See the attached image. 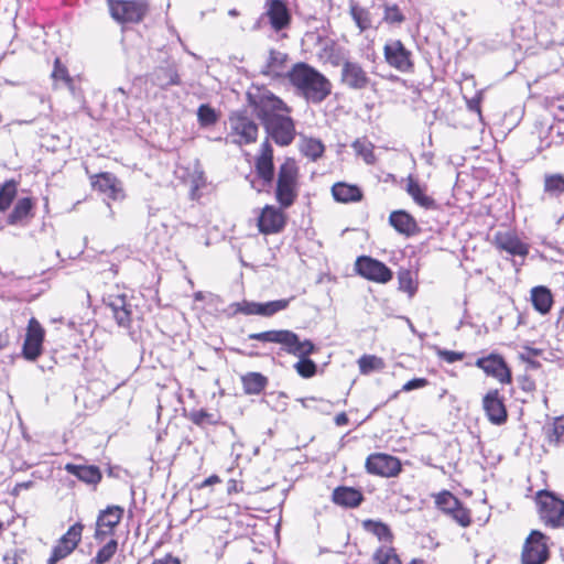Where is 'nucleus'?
<instances>
[{"label":"nucleus","instance_id":"1","mask_svg":"<svg viewBox=\"0 0 564 564\" xmlns=\"http://www.w3.org/2000/svg\"><path fill=\"white\" fill-rule=\"evenodd\" d=\"M273 144L264 139L252 158L253 178L250 186L257 193L271 188L274 200L282 206H293L302 188L301 166L294 156H284L275 167Z\"/></svg>","mask_w":564,"mask_h":564},{"label":"nucleus","instance_id":"2","mask_svg":"<svg viewBox=\"0 0 564 564\" xmlns=\"http://www.w3.org/2000/svg\"><path fill=\"white\" fill-rule=\"evenodd\" d=\"M251 340L279 344L290 355L299 357L294 369L302 378L308 379L317 373V365L308 358L316 351V346L310 339L301 340L299 335L289 329H271L261 333H252L248 336Z\"/></svg>","mask_w":564,"mask_h":564},{"label":"nucleus","instance_id":"3","mask_svg":"<svg viewBox=\"0 0 564 564\" xmlns=\"http://www.w3.org/2000/svg\"><path fill=\"white\" fill-rule=\"evenodd\" d=\"M285 76L289 83L312 104H322L332 94V82L308 63L293 64Z\"/></svg>","mask_w":564,"mask_h":564},{"label":"nucleus","instance_id":"4","mask_svg":"<svg viewBox=\"0 0 564 564\" xmlns=\"http://www.w3.org/2000/svg\"><path fill=\"white\" fill-rule=\"evenodd\" d=\"M229 130L226 142L239 148L254 144L259 138V124L246 110L232 111L228 117Z\"/></svg>","mask_w":564,"mask_h":564},{"label":"nucleus","instance_id":"5","mask_svg":"<svg viewBox=\"0 0 564 564\" xmlns=\"http://www.w3.org/2000/svg\"><path fill=\"white\" fill-rule=\"evenodd\" d=\"M248 105L252 108L262 126L281 113H291L292 108L279 96L264 89L256 94H247Z\"/></svg>","mask_w":564,"mask_h":564},{"label":"nucleus","instance_id":"6","mask_svg":"<svg viewBox=\"0 0 564 564\" xmlns=\"http://www.w3.org/2000/svg\"><path fill=\"white\" fill-rule=\"evenodd\" d=\"M534 503L540 521L550 529L564 528V500L553 491L539 490Z\"/></svg>","mask_w":564,"mask_h":564},{"label":"nucleus","instance_id":"7","mask_svg":"<svg viewBox=\"0 0 564 564\" xmlns=\"http://www.w3.org/2000/svg\"><path fill=\"white\" fill-rule=\"evenodd\" d=\"M435 508L460 528L473 524L471 510L449 490L432 494Z\"/></svg>","mask_w":564,"mask_h":564},{"label":"nucleus","instance_id":"8","mask_svg":"<svg viewBox=\"0 0 564 564\" xmlns=\"http://www.w3.org/2000/svg\"><path fill=\"white\" fill-rule=\"evenodd\" d=\"M107 8L112 20L121 25L139 24L150 11L148 0H107Z\"/></svg>","mask_w":564,"mask_h":564},{"label":"nucleus","instance_id":"9","mask_svg":"<svg viewBox=\"0 0 564 564\" xmlns=\"http://www.w3.org/2000/svg\"><path fill=\"white\" fill-rule=\"evenodd\" d=\"M551 538L541 530L533 529L525 536L521 553V564H545L551 558Z\"/></svg>","mask_w":564,"mask_h":564},{"label":"nucleus","instance_id":"10","mask_svg":"<svg viewBox=\"0 0 564 564\" xmlns=\"http://www.w3.org/2000/svg\"><path fill=\"white\" fill-rule=\"evenodd\" d=\"M291 206H282L281 204H265L259 209L256 226L258 231L263 236H274L282 234L289 221L286 210Z\"/></svg>","mask_w":564,"mask_h":564},{"label":"nucleus","instance_id":"11","mask_svg":"<svg viewBox=\"0 0 564 564\" xmlns=\"http://www.w3.org/2000/svg\"><path fill=\"white\" fill-rule=\"evenodd\" d=\"M339 82L349 90L362 91L370 89L377 91V83L371 79L367 69L357 61L345 59L341 63Z\"/></svg>","mask_w":564,"mask_h":564},{"label":"nucleus","instance_id":"12","mask_svg":"<svg viewBox=\"0 0 564 564\" xmlns=\"http://www.w3.org/2000/svg\"><path fill=\"white\" fill-rule=\"evenodd\" d=\"M263 127L268 134L265 139H268L271 144L273 142L278 147L286 148L291 145L296 138L295 121L290 113H281L272 118L269 122H265Z\"/></svg>","mask_w":564,"mask_h":564},{"label":"nucleus","instance_id":"13","mask_svg":"<svg viewBox=\"0 0 564 564\" xmlns=\"http://www.w3.org/2000/svg\"><path fill=\"white\" fill-rule=\"evenodd\" d=\"M383 58L393 69L412 74L415 70L413 53L401 40H390L383 45Z\"/></svg>","mask_w":564,"mask_h":564},{"label":"nucleus","instance_id":"14","mask_svg":"<svg viewBox=\"0 0 564 564\" xmlns=\"http://www.w3.org/2000/svg\"><path fill=\"white\" fill-rule=\"evenodd\" d=\"M123 516L124 508L119 505H108L105 509L99 510L95 523V541L102 543L108 538H112L120 525Z\"/></svg>","mask_w":564,"mask_h":564},{"label":"nucleus","instance_id":"15","mask_svg":"<svg viewBox=\"0 0 564 564\" xmlns=\"http://www.w3.org/2000/svg\"><path fill=\"white\" fill-rule=\"evenodd\" d=\"M365 469L369 475L380 478H395L402 470V462L399 457L388 453H371L366 457Z\"/></svg>","mask_w":564,"mask_h":564},{"label":"nucleus","instance_id":"16","mask_svg":"<svg viewBox=\"0 0 564 564\" xmlns=\"http://www.w3.org/2000/svg\"><path fill=\"white\" fill-rule=\"evenodd\" d=\"M85 525L78 521L72 524L67 531L56 541L46 564H57L69 556L80 544Z\"/></svg>","mask_w":564,"mask_h":564},{"label":"nucleus","instance_id":"17","mask_svg":"<svg viewBox=\"0 0 564 564\" xmlns=\"http://www.w3.org/2000/svg\"><path fill=\"white\" fill-rule=\"evenodd\" d=\"M45 328L35 318L31 317L25 328L21 355L28 361H36L44 351Z\"/></svg>","mask_w":564,"mask_h":564},{"label":"nucleus","instance_id":"18","mask_svg":"<svg viewBox=\"0 0 564 564\" xmlns=\"http://www.w3.org/2000/svg\"><path fill=\"white\" fill-rule=\"evenodd\" d=\"M475 366L481 369L486 376L496 379L502 386L512 384V371L505 357L498 352H490L476 360Z\"/></svg>","mask_w":564,"mask_h":564},{"label":"nucleus","instance_id":"19","mask_svg":"<svg viewBox=\"0 0 564 564\" xmlns=\"http://www.w3.org/2000/svg\"><path fill=\"white\" fill-rule=\"evenodd\" d=\"M89 182L94 191L112 202L123 200L127 197L122 181L113 173L100 172L89 175Z\"/></svg>","mask_w":564,"mask_h":564},{"label":"nucleus","instance_id":"20","mask_svg":"<svg viewBox=\"0 0 564 564\" xmlns=\"http://www.w3.org/2000/svg\"><path fill=\"white\" fill-rule=\"evenodd\" d=\"M355 271L364 279L379 284H386L393 278V272L390 268L383 262L368 256L357 258Z\"/></svg>","mask_w":564,"mask_h":564},{"label":"nucleus","instance_id":"21","mask_svg":"<svg viewBox=\"0 0 564 564\" xmlns=\"http://www.w3.org/2000/svg\"><path fill=\"white\" fill-rule=\"evenodd\" d=\"M481 406L492 425H503L508 421L506 398L499 389H489L481 399Z\"/></svg>","mask_w":564,"mask_h":564},{"label":"nucleus","instance_id":"22","mask_svg":"<svg viewBox=\"0 0 564 564\" xmlns=\"http://www.w3.org/2000/svg\"><path fill=\"white\" fill-rule=\"evenodd\" d=\"M263 15L275 33L289 29L292 23V14L285 0H267Z\"/></svg>","mask_w":564,"mask_h":564},{"label":"nucleus","instance_id":"23","mask_svg":"<svg viewBox=\"0 0 564 564\" xmlns=\"http://www.w3.org/2000/svg\"><path fill=\"white\" fill-rule=\"evenodd\" d=\"M492 243L499 251H506L510 256L527 257L529 246L523 242L514 231H497L494 236Z\"/></svg>","mask_w":564,"mask_h":564},{"label":"nucleus","instance_id":"24","mask_svg":"<svg viewBox=\"0 0 564 564\" xmlns=\"http://www.w3.org/2000/svg\"><path fill=\"white\" fill-rule=\"evenodd\" d=\"M332 502L345 509H356L365 500L360 489L349 486H337L332 492Z\"/></svg>","mask_w":564,"mask_h":564},{"label":"nucleus","instance_id":"25","mask_svg":"<svg viewBox=\"0 0 564 564\" xmlns=\"http://www.w3.org/2000/svg\"><path fill=\"white\" fill-rule=\"evenodd\" d=\"M36 202L32 197H21L14 204L7 217V224L11 226L26 225L35 216Z\"/></svg>","mask_w":564,"mask_h":564},{"label":"nucleus","instance_id":"26","mask_svg":"<svg viewBox=\"0 0 564 564\" xmlns=\"http://www.w3.org/2000/svg\"><path fill=\"white\" fill-rule=\"evenodd\" d=\"M388 221L397 232L405 237H412L420 232L416 219L406 210L391 212Z\"/></svg>","mask_w":564,"mask_h":564},{"label":"nucleus","instance_id":"27","mask_svg":"<svg viewBox=\"0 0 564 564\" xmlns=\"http://www.w3.org/2000/svg\"><path fill=\"white\" fill-rule=\"evenodd\" d=\"M64 469L86 485L96 487L102 480V473L96 465H77L67 463Z\"/></svg>","mask_w":564,"mask_h":564},{"label":"nucleus","instance_id":"28","mask_svg":"<svg viewBox=\"0 0 564 564\" xmlns=\"http://www.w3.org/2000/svg\"><path fill=\"white\" fill-rule=\"evenodd\" d=\"M405 191L420 207L424 209H437L438 205L436 200L426 193V186H422L412 175L406 177Z\"/></svg>","mask_w":564,"mask_h":564},{"label":"nucleus","instance_id":"29","mask_svg":"<svg viewBox=\"0 0 564 564\" xmlns=\"http://www.w3.org/2000/svg\"><path fill=\"white\" fill-rule=\"evenodd\" d=\"M330 192L333 198L341 204L359 203L364 199L362 189L358 185L346 182L333 184Z\"/></svg>","mask_w":564,"mask_h":564},{"label":"nucleus","instance_id":"30","mask_svg":"<svg viewBox=\"0 0 564 564\" xmlns=\"http://www.w3.org/2000/svg\"><path fill=\"white\" fill-rule=\"evenodd\" d=\"M361 527L364 531L375 536L380 545L394 544V533L391 527L381 521L375 519L362 520Z\"/></svg>","mask_w":564,"mask_h":564},{"label":"nucleus","instance_id":"31","mask_svg":"<svg viewBox=\"0 0 564 564\" xmlns=\"http://www.w3.org/2000/svg\"><path fill=\"white\" fill-rule=\"evenodd\" d=\"M289 55L284 52L270 50L267 62L261 70L262 75L276 79L284 75Z\"/></svg>","mask_w":564,"mask_h":564},{"label":"nucleus","instance_id":"32","mask_svg":"<svg viewBox=\"0 0 564 564\" xmlns=\"http://www.w3.org/2000/svg\"><path fill=\"white\" fill-rule=\"evenodd\" d=\"M349 15L360 33L372 28V14L369 9L360 6L356 0L349 1Z\"/></svg>","mask_w":564,"mask_h":564},{"label":"nucleus","instance_id":"33","mask_svg":"<svg viewBox=\"0 0 564 564\" xmlns=\"http://www.w3.org/2000/svg\"><path fill=\"white\" fill-rule=\"evenodd\" d=\"M531 302L534 310L541 314H547L553 306V295L546 286L539 285L531 290Z\"/></svg>","mask_w":564,"mask_h":564},{"label":"nucleus","instance_id":"34","mask_svg":"<svg viewBox=\"0 0 564 564\" xmlns=\"http://www.w3.org/2000/svg\"><path fill=\"white\" fill-rule=\"evenodd\" d=\"M241 383L246 394H260L267 388L269 380L264 375L251 371L241 377Z\"/></svg>","mask_w":564,"mask_h":564},{"label":"nucleus","instance_id":"35","mask_svg":"<svg viewBox=\"0 0 564 564\" xmlns=\"http://www.w3.org/2000/svg\"><path fill=\"white\" fill-rule=\"evenodd\" d=\"M371 560L373 564H403L394 544L379 545L375 549Z\"/></svg>","mask_w":564,"mask_h":564},{"label":"nucleus","instance_id":"36","mask_svg":"<svg viewBox=\"0 0 564 564\" xmlns=\"http://www.w3.org/2000/svg\"><path fill=\"white\" fill-rule=\"evenodd\" d=\"M355 153L360 156L368 165H373L377 162L375 154V144L366 137L358 138L351 143Z\"/></svg>","mask_w":564,"mask_h":564},{"label":"nucleus","instance_id":"37","mask_svg":"<svg viewBox=\"0 0 564 564\" xmlns=\"http://www.w3.org/2000/svg\"><path fill=\"white\" fill-rule=\"evenodd\" d=\"M19 182L14 178L7 180L0 185V213L7 212L18 194Z\"/></svg>","mask_w":564,"mask_h":564},{"label":"nucleus","instance_id":"38","mask_svg":"<svg viewBox=\"0 0 564 564\" xmlns=\"http://www.w3.org/2000/svg\"><path fill=\"white\" fill-rule=\"evenodd\" d=\"M301 153L312 161H317L324 155L325 145L316 138H303L300 145Z\"/></svg>","mask_w":564,"mask_h":564},{"label":"nucleus","instance_id":"39","mask_svg":"<svg viewBox=\"0 0 564 564\" xmlns=\"http://www.w3.org/2000/svg\"><path fill=\"white\" fill-rule=\"evenodd\" d=\"M382 20L381 22L391 26H400L406 20L402 9L397 3L384 2L382 3Z\"/></svg>","mask_w":564,"mask_h":564},{"label":"nucleus","instance_id":"40","mask_svg":"<svg viewBox=\"0 0 564 564\" xmlns=\"http://www.w3.org/2000/svg\"><path fill=\"white\" fill-rule=\"evenodd\" d=\"M544 193L551 197L564 194V175L561 173L545 174L543 182Z\"/></svg>","mask_w":564,"mask_h":564},{"label":"nucleus","instance_id":"41","mask_svg":"<svg viewBox=\"0 0 564 564\" xmlns=\"http://www.w3.org/2000/svg\"><path fill=\"white\" fill-rule=\"evenodd\" d=\"M547 443L555 447H564V414L554 417L546 432Z\"/></svg>","mask_w":564,"mask_h":564},{"label":"nucleus","instance_id":"42","mask_svg":"<svg viewBox=\"0 0 564 564\" xmlns=\"http://www.w3.org/2000/svg\"><path fill=\"white\" fill-rule=\"evenodd\" d=\"M340 48L335 40H327L318 53V59L324 63H329L332 66H339L340 63Z\"/></svg>","mask_w":564,"mask_h":564},{"label":"nucleus","instance_id":"43","mask_svg":"<svg viewBox=\"0 0 564 564\" xmlns=\"http://www.w3.org/2000/svg\"><path fill=\"white\" fill-rule=\"evenodd\" d=\"M358 368L361 375H369L373 371H380L386 368V362L376 355H362L358 360Z\"/></svg>","mask_w":564,"mask_h":564},{"label":"nucleus","instance_id":"44","mask_svg":"<svg viewBox=\"0 0 564 564\" xmlns=\"http://www.w3.org/2000/svg\"><path fill=\"white\" fill-rule=\"evenodd\" d=\"M109 540L97 551L96 555L91 560L94 564H106L108 563L117 553L119 543L113 538H108Z\"/></svg>","mask_w":564,"mask_h":564},{"label":"nucleus","instance_id":"45","mask_svg":"<svg viewBox=\"0 0 564 564\" xmlns=\"http://www.w3.org/2000/svg\"><path fill=\"white\" fill-rule=\"evenodd\" d=\"M219 120V113L208 104H203L197 109V121L199 127L208 128L215 126Z\"/></svg>","mask_w":564,"mask_h":564},{"label":"nucleus","instance_id":"46","mask_svg":"<svg viewBox=\"0 0 564 564\" xmlns=\"http://www.w3.org/2000/svg\"><path fill=\"white\" fill-rule=\"evenodd\" d=\"M189 420L197 426L216 425L219 423L220 416L200 409L192 411Z\"/></svg>","mask_w":564,"mask_h":564},{"label":"nucleus","instance_id":"47","mask_svg":"<svg viewBox=\"0 0 564 564\" xmlns=\"http://www.w3.org/2000/svg\"><path fill=\"white\" fill-rule=\"evenodd\" d=\"M291 300L281 299L275 301H270L267 303H260V316L271 317L276 313L284 311L289 307Z\"/></svg>","mask_w":564,"mask_h":564},{"label":"nucleus","instance_id":"48","mask_svg":"<svg viewBox=\"0 0 564 564\" xmlns=\"http://www.w3.org/2000/svg\"><path fill=\"white\" fill-rule=\"evenodd\" d=\"M399 290L405 292L409 296H413L417 290V285L412 278L410 270H401L398 272Z\"/></svg>","mask_w":564,"mask_h":564},{"label":"nucleus","instance_id":"49","mask_svg":"<svg viewBox=\"0 0 564 564\" xmlns=\"http://www.w3.org/2000/svg\"><path fill=\"white\" fill-rule=\"evenodd\" d=\"M51 76L55 82H63L68 87L73 86L74 80L59 57H56L54 61V67Z\"/></svg>","mask_w":564,"mask_h":564},{"label":"nucleus","instance_id":"50","mask_svg":"<svg viewBox=\"0 0 564 564\" xmlns=\"http://www.w3.org/2000/svg\"><path fill=\"white\" fill-rule=\"evenodd\" d=\"M121 305H116L112 303L110 306L118 325L128 327L131 324V311L127 307L124 299H121Z\"/></svg>","mask_w":564,"mask_h":564},{"label":"nucleus","instance_id":"51","mask_svg":"<svg viewBox=\"0 0 564 564\" xmlns=\"http://www.w3.org/2000/svg\"><path fill=\"white\" fill-rule=\"evenodd\" d=\"M156 80H158V85L161 88L180 85V83H181L177 72L174 69H171V68L161 69L156 74Z\"/></svg>","mask_w":564,"mask_h":564},{"label":"nucleus","instance_id":"52","mask_svg":"<svg viewBox=\"0 0 564 564\" xmlns=\"http://www.w3.org/2000/svg\"><path fill=\"white\" fill-rule=\"evenodd\" d=\"M236 314H242L246 316L259 315L260 316V303L248 300H242L232 305Z\"/></svg>","mask_w":564,"mask_h":564},{"label":"nucleus","instance_id":"53","mask_svg":"<svg viewBox=\"0 0 564 564\" xmlns=\"http://www.w3.org/2000/svg\"><path fill=\"white\" fill-rule=\"evenodd\" d=\"M327 40L329 39L323 32H321L318 29H314L304 33L302 44L304 45L305 43H310L313 46L324 45Z\"/></svg>","mask_w":564,"mask_h":564},{"label":"nucleus","instance_id":"54","mask_svg":"<svg viewBox=\"0 0 564 564\" xmlns=\"http://www.w3.org/2000/svg\"><path fill=\"white\" fill-rule=\"evenodd\" d=\"M206 178L203 172H197L191 178V198L198 199L200 197L199 191L205 187Z\"/></svg>","mask_w":564,"mask_h":564},{"label":"nucleus","instance_id":"55","mask_svg":"<svg viewBox=\"0 0 564 564\" xmlns=\"http://www.w3.org/2000/svg\"><path fill=\"white\" fill-rule=\"evenodd\" d=\"M518 384L520 390L525 393H534L536 391L535 379L527 371L523 375L519 376Z\"/></svg>","mask_w":564,"mask_h":564},{"label":"nucleus","instance_id":"56","mask_svg":"<svg viewBox=\"0 0 564 564\" xmlns=\"http://www.w3.org/2000/svg\"><path fill=\"white\" fill-rule=\"evenodd\" d=\"M437 357L447 362V364H454L456 361H460L465 358L466 354L464 351H454V350H447V349H438L436 351Z\"/></svg>","mask_w":564,"mask_h":564},{"label":"nucleus","instance_id":"57","mask_svg":"<svg viewBox=\"0 0 564 564\" xmlns=\"http://www.w3.org/2000/svg\"><path fill=\"white\" fill-rule=\"evenodd\" d=\"M426 386H429V380L426 378H413L402 386L401 391L409 392L412 390L425 388Z\"/></svg>","mask_w":564,"mask_h":564},{"label":"nucleus","instance_id":"58","mask_svg":"<svg viewBox=\"0 0 564 564\" xmlns=\"http://www.w3.org/2000/svg\"><path fill=\"white\" fill-rule=\"evenodd\" d=\"M151 564H182V561L178 556H175L172 553H166L162 557L154 558Z\"/></svg>","mask_w":564,"mask_h":564},{"label":"nucleus","instance_id":"59","mask_svg":"<svg viewBox=\"0 0 564 564\" xmlns=\"http://www.w3.org/2000/svg\"><path fill=\"white\" fill-rule=\"evenodd\" d=\"M543 350L540 349V348H534V347H530V346H523L522 347V351L519 354V356H523V357H528V358H533L534 357H538L540 355H542Z\"/></svg>","mask_w":564,"mask_h":564},{"label":"nucleus","instance_id":"60","mask_svg":"<svg viewBox=\"0 0 564 564\" xmlns=\"http://www.w3.org/2000/svg\"><path fill=\"white\" fill-rule=\"evenodd\" d=\"M519 359L525 364L527 368H525V371L528 372V370H538L541 368V364L539 361H536L535 359L533 358H528V357H523V356H519Z\"/></svg>","mask_w":564,"mask_h":564},{"label":"nucleus","instance_id":"61","mask_svg":"<svg viewBox=\"0 0 564 564\" xmlns=\"http://www.w3.org/2000/svg\"><path fill=\"white\" fill-rule=\"evenodd\" d=\"M220 482H221V479L219 478V476L212 475V476L207 477L202 484L197 485V488L203 489L205 487L213 486V485L220 484Z\"/></svg>","mask_w":564,"mask_h":564},{"label":"nucleus","instance_id":"62","mask_svg":"<svg viewBox=\"0 0 564 564\" xmlns=\"http://www.w3.org/2000/svg\"><path fill=\"white\" fill-rule=\"evenodd\" d=\"M4 564H23L21 555L15 552L12 556L6 555L3 557Z\"/></svg>","mask_w":564,"mask_h":564},{"label":"nucleus","instance_id":"63","mask_svg":"<svg viewBox=\"0 0 564 564\" xmlns=\"http://www.w3.org/2000/svg\"><path fill=\"white\" fill-rule=\"evenodd\" d=\"M334 421H335V424L337 426H344V425H347L349 423V419H348V416H347V414L345 412L338 413L335 416Z\"/></svg>","mask_w":564,"mask_h":564},{"label":"nucleus","instance_id":"64","mask_svg":"<svg viewBox=\"0 0 564 564\" xmlns=\"http://www.w3.org/2000/svg\"><path fill=\"white\" fill-rule=\"evenodd\" d=\"M468 108L471 111H476L478 115L481 113L480 98H474L468 101Z\"/></svg>","mask_w":564,"mask_h":564}]
</instances>
